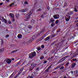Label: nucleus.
Returning <instances> with one entry per match:
<instances>
[{"instance_id":"1","label":"nucleus","mask_w":78,"mask_h":78,"mask_svg":"<svg viewBox=\"0 0 78 78\" xmlns=\"http://www.w3.org/2000/svg\"><path fill=\"white\" fill-rule=\"evenodd\" d=\"M36 52H31L29 54V58L30 59H32L33 58V57L36 56Z\"/></svg>"},{"instance_id":"2","label":"nucleus","mask_w":78,"mask_h":78,"mask_svg":"<svg viewBox=\"0 0 78 78\" xmlns=\"http://www.w3.org/2000/svg\"><path fill=\"white\" fill-rule=\"evenodd\" d=\"M31 14H32V13H31V12H30L25 16V17L26 18V21H27V20H28V19L30 18V16L31 15Z\"/></svg>"},{"instance_id":"3","label":"nucleus","mask_w":78,"mask_h":78,"mask_svg":"<svg viewBox=\"0 0 78 78\" xmlns=\"http://www.w3.org/2000/svg\"><path fill=\"white\" fill-rule=\"evenodd\" d=\"M70 16H66L65 17V19H66V21H67V22H68V21H69V20H70Z\"/></svg>"},{"instance_id":"4","label":"nucleus","mask_w":78,"mask_h":78,"mask_svg":"<svg viewBox=\"0 0 78 78\" xmlns=\"http://www.w3.org/2000/svg\"><path fill=\"white\" fill-rule=\"evenodd\" d=\"M54 18L55 19H58L59 18V15H55L54 16Z\"/></svg>"},{"instance_id":"5","label":"nucleus","mask_w":78,"mask_h":78,"mask_svg":"<svg viewBox=\"0 0 78 78\" xmlns=\"http://www.w3.org/2000/svg\"><path fill=\"white\" fill-rule=\"evenodd\" d=\"M6 62L7 64H10L11 62V60L9 58L6 61Z\"/></svg>"},{"instance_id":"6","label":"nucleus","mask_w":78,"mask_h":78,"mask_svg":"<svg viewBox=\"0 0 78 78\" xmlns=\"http://www.w3.org/2000/svg\"><path fill=\"white\" fill-rule=\"evenodd\" d=\"M36 66H37V64H35L34 63H32L31 64V66L33 68H34Z\"/></svg>"},{"instance_id":"7","label":"nucleus","mask_w":78,"mask_h":78,"mask_svg":"<svg viewBox=\"0 0 78 78\" xmlns=\"http://www.w3.org/2000/svg\"><path fill=\"white\" fill-rule=\"evenodd\" d=\"M50 37H51V36H49L45 38V41H48V40H49Z\"/></svg>"},{"instance_id":"8","label":"nucleus","mask_w":78,"mask_h":78,"mask_svg":"<svg viewBox=\"0 0 78 78\" xmlns=\"http://www.w3.org/2000/svg\"><path fill=\"white\" fill-rule=\"evenodd\" d=\"M19 51V50H13L11 52V53H12H12H14L15 52H16V51Z\"/></svg>"},{"instance_id":"9","label":"nucleus","mask_w":78,"mask_h":78,"mask_svg":"<svg viewBox=\"0 0 78 78\" xmlns=\"http://www.w3.org/2000/svg\"><path fill=\"white\" fill-rule=\"evenodd\" d=\"M22 12H26L28 11V9H23L22 10Z\"/></svg>"},{"instance_id":"10","label":"nucleus","mask_w":78,"mask_h":78,"mask_svg":"<svg viewBox=\"0 0 78 78\" xmlns=\"http://www.w3.org/2000/svg\"><path fill=\"white\" fill-rule=\"evenodd\" d=\"M22 3L23 4V3H24V5H28V2L26 1H25V2L23 1L22 2Z\"/></svg>"},{"instance_id":"11","label":"nucleus","mask_w":78,"mask_h":78,"mask_svg":"<svg viewBox=\"0 0 78 78\" xmlns=\"http://www.w3.org/2000/svg\"><path fill=\"white\" fill-rule=\"evenodd\" d=\"M36 36H34L31 38V39L32 40V41H34V39L36 38Z\"/></svg>"},{"instance_id":"12","label":"nucleus","mask_w":78,"mask_h":78,"mask_svg":"<svg viewBox=\"0 0 78 78\" xmlns=\"http://www.w3.org/2000/svg\"><path fill=\"white\" fill-rule=\"evenodd\" d=\"M55 20H54V19H53V18H51L50 21V22H53Z\"/></svg>"},{"instance_id":"13","label":"nucleus","mask_w":78,"mask_h":78,"mask_svg":"<svg viewBox=\"0 0 78 78\" xmlns=\"http://www.w3.org/2000/svg\"><path fill=\"white\" fill-rule=\"evenodd\" d=\"M22 35H20V34H19L18 35V38H19L20 39V38H22Z\"/></svg>"},{"instance_id":"14","label":"nucleus","mask_w":78,"mask_h":78,"mask_svg":"<svg viewBox=\"0 0 78 78\" xmlns=\"http://www.w3.org/2000/svg\"><path fill=\"white\" fill-rule=\"evenodd\" d=\"M75 66V63H73L72 64V68H73Z\"/></svg>"},{"instance_id":"15","label":"nucleus","mask_w":78,"mask_h":78,"mask_svg":"<svg viewBox=\"0 0 78 78\" xmlns=\"http://www.w3.org/2000/svg\"><path fill=\"white\" fill-rule=\"evenodd\" d=\"M16 16L17 19H19V14H16Z\"/></svg>"},{"instance_id":"16","label":"nucleus","mask_w":78,"mask_h":78,"mask_svg":"<svg viewBox=\"0 0 78 78\" xmlns=\"http://www.w3.org/2000/svg\"><path fill=\"white\" fill-rule=\"evenodd\" d=\"M33 28V27H32V26L30 25H29L28 26V29H31V28Z\"/></svg>"},{"instance_id":"17","label":"nucleus","mask_w":78,"mask_h":78,"mask_svg":"<svg viewBox=\"0 0 78 78\" xmlns=\"http://www.w3.org/2000/svg\"><path fill=\"white\" fill-rule=\"evenodd\" d=\"M14 72L9 77V78H12V76L13 75H14Z\"/></svg>"},{"instance_id":"18","label":"nucleus","mask_w":78,"mask_h":78,"mask_svg":"<svg viewBox=\"0 0 78 78\" xmlns=\"http://www.w3.org/2000/svg\"><path fill=\"white\" fill-rule=\"evenodd\" d=\"M59 68H60V66H59V65L57 66V67L55 68V69L56 70V69H59Z\"/></svg>"},{"instance_id":"19","label":"nucleus","mask_w":78,"mask_h":78,"mask_svg":"<svg viewBox=\"0 0 78 78\" xmlns=\"http://www.w3.org/2000/svg\"><path fill=\"white\" fill-rule=\"evenodd\" d=\"M78 22V16L77 17L76 20L75 21V23H76Z\"/></svg>"},{"instance_id":"20","label":"nucleus","mask_w":78,"mask_h":78,"mask_svg":"<svg viewBox=\"0 0 78 78\" xmlns=\"http://www.w3.org/2000/svg\"><path fill=\"white\" fill-rule=\"evenodd\" d=\"M10 16L11 17H14V15L12 14V13H10Z\"/></svg>"},{"instance_id":"21","label":"nucleus","mask_w":78,"mask_h":78,"mask_svg":"<svg viewBox=\"0 0 78 78\" xmlns=\"http://www.w3.org/2000/svg\"><path fill=\"white\" fill-rule=\"evenodd\" d=\"M3 20L5 22V23H7V21L6 19H3Z\"/></svg>"},{"instance_id":"22","label":"nucleus","mask_w":78,"mask_h":78,"mask_svg":"<svg viewBox=\"0 0 78 78\" xmlns=\"http://www.w3.org/2000/svg\"><path fill=\"white\" fill-rule=\"evenodd\" d=\"M3 49H0V53H1L2 52H3Z\"/></svg>"},{"instance_id":"23","label":"nucleus","mask_w":78,"mask_h":78,"mask_svg":"<svg viewBox=\"0 0 78 78\" xmlns=\"http://www.w3.org/2000/svg\"><path fill=\"white\" fill-rule=\"evenodd\" d=\"M78 73V71L76 70L74 71V74L76 75Z\"/></svg>"},{"instance_id":"24","label":"nucleus","mask_w":78,"mask_h":78,"mask_svg":"<svg viewBox=\"0 0 78 78\" xmlns=\"http://www.w3.org/2000/svg\"><path fill=\"white\" fill-rule=\"evenodd\" d=\"M73 12H71L68 13L69 14V15H71V14H73Z\"/></svg>"},{"instance_id":"25","label":"nucleus","mask_w":78,"mask_h":78,"mask_svg":"<svg viewBox=\"0 0 78 78\" xmlns=\"http://www.w3.org/2000/svg\"><path fill=\"white\" fill-rule=\"evenodd\" d=\"M33 41L31 39H30L29 41V43H31L32 42H33Z\"/></svg>"},{"instance_id":"26","label":"nucleus","mask_w":78,"mask_h":78,"mask_svg":"<svg viewBox=\"0 0 78 78\" xmlns=\"http://www.w3.org/2000/svg\"><path fill=\"white\" fill-rule=\"evenodd\" d=\"M74 11L75 12H78V10H77V9H76V8H74Z\"/></svg>"},{"instance_id":"27","label":"nucleus","mask_w":78,"mask_h":78,"mask_svg":"<svg viewBox=\"0 0 78 78\" xmlns=\"http://www.w3.org/2000/svg\"><path fill=\"white\" fill-rule=\"evenodd\" d=\"M44 39V36H42L41 38H40L39 39H38V41H41V40H42Z\"/></svg>"},{"instance_id":"28","label":"nucleus","mask_w":78,"mask_h":78,"mask_svg":"<svg viewBox=\"0 0 78 78\" xmlns=\"http://www.w3.org/2000/svg\"><path fill=\"white\" fill-rule=\"evenodd\" d=\"M55 34H53L52 35V37H51V39H52L53 37H55Z\"/></svg>"},{"instance_id":"29","label":"nucleus","mask_w":78,"mask_h":78,"mask_svg":"<svg viewBox=\"0 0 78 78\" xmlns=\"http://www.w3.org/2000/svg\"><path fill=\"white\" fill-rule=\"evenodd\" d=\"M65 59H64V58H62L60 60V61L61 62H62V61H64Z\"/></svg>"},{"instance_id":"30","label":"nucleus","mask_w":78,"mask_h":78,"mask_svg":"<svg viewBox=\"0 0 78 78\" xmlns=\"http://www.w3.org/2000/svg\"><path fill=\"white\" fill-rule=\"evenodd\" d=\"M49 70V69H48V68H47L46 69V70H45V72H46V73H47V72H48Z\"/></svg>"},{"instance_id":"31","label":"nucleus","mask_w":78,"mask_h":78,"mask_svg":"<svg viewBox=\"0 0 78 78\" xmlns=\"http://www.w3.org/2000/svg\"><path fill=\"white\" fill-rule=\"evenodd\" d=\"M64 63H62L59 65L60 67H62V66H64Z\"/></svg>"},{"instance_id":"32","label":"nucleus","mask_w":78,"mask_h":78,"mask_svg":"<svg viewBox=\"0 0 78 78\" xmlns=\"http://www.w3.org/2000/svg\"><path fill=\"white\" fill-rule=\"evenodd\" d=\"M58 22H59V20H57L55 22V24H58Z\"/></svg>"},{"instance_id":"33","label":"nucleus","mask_w":78,"mask_h":78,"mask_svg":"<svg viewBox=\"0 0 78 78\" xmlns=\"http://www.w3.org/2000/svg\"><path fill=\"white\" fill-rule=\"evenodd\" d=\"M78 53H76V54L74 55H73V57H75V56H76V55H78Z\"/></svg>"},{"instance_id":"34","label":"nucleus","mask_w":78,"mask_h":78,"mask_svg":"<svg viewBox=\"0 0 78 78\" xmlns=\"http://www.w3.org/2000/svg\"><path fill=\"white\" fill-rule=\"evenodd\" d=\"M44 29H43L42 30V31H41V32L40 33L38 34V35H39V34H41V33H42V32H44Z\"/></svg>"},{"instance_id":"35","label":"nucleus","mask_w":78,"mask_h":78,"mask_svg":"<svg viewBox=\"0 0 78 78\" xmlns=\"http://www.w3.org/2000/svg\"><path fill=\"white\" fill-rule=\"evenodd\" d=\"M34 22H35L34 20H32L31 21V23H34Z\"/></svg>"},{"instance_id":"36","label":"nucleus","mask_w":78,"mask_h":78,"mask_svg":"<svg viewBox=\"0 0 78 78\" xmlns=\"http://www.w3.org/2000/svg\"><path fill=\"white\" fill-rule=\"evenodd\" d=\"M64 69V66H62L60 68V69L62 70V69Z\"/></svg>"},{"instance_id":"37","label":"nucleus","mask_w":78,"mask_h":78,"mask_svg":"<svg viewBox=\"0 0 78 78\" xmlns=\"http://www.w3.org/2000/svg\"><path fill=\"white\" fill-rule=\"evenodd\" d=\"M44 58V56H41L40 58L41 59H42Z\"/></svg>"},{"instance_id":"38","label":"nucleus","mask_w":78,"mask_h":78,"mask_svg":"<svg viewBox=\"0 0 78 78\" xmlns=\"http://www.w3.org/2000/svg\"><path fill=\"white\" fill-rule=\"evenodd\" d=\"M52 66V65H51L48 68L49 69H50L51 67V66Z\"/></svg>"},{"instance_id":"39","label":"nucleus","mask_w":78,"mask_h":78,"mask_svg":"<svg viewBox=\"0 0 78 78\" xmlns=\"http://www.w3.org/2000/svg\"><path fill=\"white\" fill-rule=\"evenodd\" d=\"M12 6H14V3L11 4L10 5V7H11Z\"/></svg>"},{"instance_id":"40","label":"nucleus","mask_w":78,"mask_h":78,"mask_svg":"<svg viewBox=\"0 0 78 78\" xmlns=\"http://www.w3.org/2000/svg\"><path fill=\"white\" fill-rule=\"evenodd\" d=\"M47 60H45L44 61L43 63L44 64H45V63H47Z\"/></svg>"},{"instance_id":"41","label":"nucleus","mask_w":78,"mask_h":78,"mask_svg":"<svg viewBox=\"0 0 78 78\" xmlns=\"http://www.w3.org/2000/svg\"><path fill=\"white\" fill-rule=\"evenodd\" d=\"M54 23H52L51 24V26L53 27H54Z\"/></svg>"},{"instance_id":"42","label":"nucleus","mask_w":78,"mask_h":78,"mask_svg":"<svg viewBox=\"0 0 78 78\" xmlns=\"http://www.w3.org/2000/svg\"><path fill=\"white\" fill-rule=\"evenodd\" d=\"M41 48H44V45H42L41 46Z\"/></svg>"},{"instance_id":"43","label":"nucleus","mask_w":78,"mask_h":78,"mask_svg":"<svg viewBox=\"0 0 78 78\" xmlns=\"http://www.w3.org/2000/svg\"><path fill=\"white\" fill-rule=\"evenodd\" d=\"M41 48H38L37 49V50L38 51H39V50H41Z\"/></svg>"},{"instance_id":"44","label":"nucleus","mask_w":78,"mask_h":78,"mask_svg":"<svg viewBox=\"0 0 78 78\" xmlns=\"http://www.w3.org/2000/svg\"><path fill=\"white\" fill-rule=\"evenodd\" d=\"M12 21L13 22H14L15 21V19L14 18H13V19H12Z\"/></svg>"},{"instance_id":"45","label":"nucleus","mask_w":78,"mask_h":78,"mask_svg":"<svg viewBox=\"0 0 78 78\" xmlns=\"http://www.w3.org/2000/svg\"><path fill=\"white\" fill-rule=\"evenodd\" d=\"M73 61H76V58H75V59H73Z\"/></svg>"},{"instance_id":"46","label":"nucleus","mask_w":78,"mask_h":78,"mask_svg":"<svg viewBox=\"0 0 78 78\" xmlns=\"http://www.w3.org/2000/svg\"><path fill=\"white\" fill-rule=\"evenodd\" d=\"M17 76H18V75H16L14 77V78H17Z\"/></svg>"},{"instance_id":"47","label":"nucleus","mask_w":78,"mask_h":78,"mask_svg":"<svg viewBox=\"0 0 78 78\" xmlns=\"http://www.w3.org/2000/svg\"><path fill=\"white\" fill-rule=\"evenodd\" d=\"M69 64V62H68L66 64V66H68V65Z\"/></svg>"},{"instance_id":"48","label":"nucleus","mask_w":78,"mask_h":78,"mask_svg":"<svg viewBox=\"0 0 78 78\" xmlns=\"http://www.w3.org/2000/svg\"><path fill=\"white\" fill-rule=\"evenodd\" d=\"M36 70H39V68L38 67L36 69Z\"/></svg>"},{"instance_id":"49","label":"nucleus","mask_w":78,"mask_h":78,"mask_svg":"<svg viewBox=\"0 0 78 78\" xmlns=\"http://www.w3.org/2000/svg\"><path fill=\"white\" fill-rule=\"evenodd\" d=\"M44 15H42L41 16V18H43L44 17Z\"/></svg>"},{"instance_id":"50","label":"nucleus","mask_w":78,"mask_h":78,"mask_svg":"<svg viewBox=\"0 0 78 78\" xmlns=\"http://www.w3.org/2000/svg\"><path fill=\"white\" fill-rule=\"evenodd\" d=\"M9 35L8 34H7L6 35V37H9Z\"/></svg>"},{"instance_id":"51","label":"nucleus","mask_w":78,"mask_h":78,"mask_svg":"<svg viewBox=\"0 0 78 78\" xmlns=\"http://www.w3.org/2000/svg\"><path fill=\"white\" fill-rule=\"evenodd\" d=\"M25 72H24V73H23V75H25Z\"/></svg>"},{"instance_id":"52","label":"nucleus","mask_w":78,"mask_h":78,"mask_svg":"<svg viewBox=\"0 0 78 78\" xmlns=\"http://www.w3.org/2000/svg\"><path fill=\"white\" fill-rule=\"evenodd\" d=\"M71 73H72V75H73V72L72 71H71Z\"/></svg>"},{"instance_id":"53","label":"nucleus","mask_w":78,"mask_h":78,"mask_svg":"<svg viewBox=\"0 0 78 78\" xmlns=\"http://www.w3.org/2000/svg\"><path fill=\"white\" fill-rule=\"evenodd\" d=\"M60 62H61L60 60L58 62V64H59V63H60Z\"/></svg>"},{"instance_id":"54","label":"nucleus","mask_w":78,"mask_h":78,"mask_svg":"<svg viewBox=\"0 0 78 78\" xmlns=\"http://www.w3.org/2000/svg\"><path fill=\"white\" fill-rule=\"evenodd\" d=\"M23 70V68H22V69H20V71H22V70Z\"/></svg>"},{"instance_id":"55","label":"nucleus","mask_w":78,"mask_h":78,"mask_svg":"<svg viewBox=\"0 0 78 78\" xmlns=\"http://www.w3.org/2000/svg\"><path fill=\"white\" fill-rule=\"evenodd\" d=\"M3 5V3H0V5Z\"/></svg>"},{"instance_id":"56","label":"nucleus","mask_w":78,"mask_h":78,"mask_svg":"<svg viewBox=\"0 0 78 78\" xmlns=\"http://www.w3.org/2000/svg\"><path fill=\"white\" fill-rule=\"evenodd\" d=\"M63 58L65 59H66V58H67V57H66V56L64 57Z\"/></svg>"},{"instance_id":"57","label":"nucleus","mask_w":78,"mask_h":78,"mask_svg":"<svg viewBox=\"0 0 78 78\" xmlns=\"http://www.w3.org/2000/svg\"><path fill=\"white\" fill-rule=\"evenodd\" d=\"M47 9H48V10H49V9H50V7H47Z\"/></svg>"},{"instance_id":"58","label":"nucleus","mask_w":78,"mask_h":78,"mask_svg":"<svg viewBox=\"0 0 78 78\" xmlns=\"http://www.w3.org/2000/svg\"><path fill=\"white\" fill-rule=\"evenodd\" d=\"M9 23L10 24H11V21H9Z\"/></svg>"},{"instance_id":"59","label":"nucleus","mask_w":78,"mask_h":78,"mask_svg":"<svg viewBox=\"0 0 78 78\" xmlns=\"http://www.w3.org/2000/svg\"><path fill=\"white\" fill-rule=\"evenodd\" d=\"M30 78H33V76H30V77H29Z\"/></svg>"},{"instance_id":"60","label":"nucleus","mask_w":78,"mask_h":78,"mask_svg":"<svg viewBox=\"0 0 78 78\" xmlns=\"http://www.w3.org/2000/svg\"><path fill=\"white\" fill-rule=\"evenodd\" d=\"M50 59H51V58H48V60H50Z\"/></svg>"},{"instance_id":"61","label":"nucleus","mask_w":78,"mask_h":78,"mask_svg":"<svg viewBox=\"0 0 78 78\" xmlns=\"http://www.w3.org/2000/svg\"><path fill=\"white\" fill-rule=\"evenodd\" d=\"M6 1L7 2H9V0H6Z\"/></svg>"},{"instance_id":"62","label":"nucleus","mask_w":78,"mask_h":78,"mask_svg":"<svg viewBox=\"0 0 78 78\" xmlns=\"http://www.w3.org/2000/svg\"><path fill=\"white\" fill-rule=\"evenodd\" d=\"M12 61H14V58H12Z\"/></svg>"},{"instance_id":"63","label":"nucleus","mask_w":78,"mask_h":78,"mask_svg":"<svg viewBox=\"0 0 78 78\" xmlns=\"http://www.w3.org/2000/svg\"><path fill=\"white\" fill-rule=\"evenodd\" d=\"M66 57L67 58H68V57H69V55H67V56H66Z\"/></svg>"},{"instance_id":"64","label":"nucleus","mask_w":78,"mask_h":78,"mask_svg":"<svg viewBox=\"0 0 78 78\" xmlns=\"http://www.w3.org/2000/svg\"><path fill=\"white\" fill-rule=\"evenodd\" d=\"M38 11H41V9H39L38 10Z\"/></svg>"}]
</instances>
